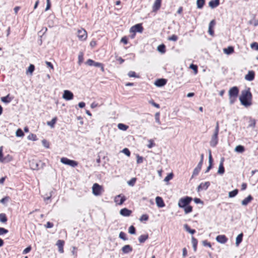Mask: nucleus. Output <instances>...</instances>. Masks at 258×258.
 Listing matches in <instances>:
<instances>
[{
    "mask_svg": "<svg viewBox=\"0 0 258 258\" xmlns=\"http://www.w3.org/2000/svg\"><path fill=\"white\" fill-rule=\"evenodd\" d=\"M149 103L151 104L153 106H154V107H156L157 108H160L159 104L156 103V102H155L154 101V100H151L149 101Z\"/></svg>",
    "mask_w": 258,
    "mask_h": 258,
    "instance_id": "obj_64",
    "label": "nucleus"
},
{
    "mask_svg": "<svg viewBox=\"0 0 258 258\" xmlns=\"http://www.w3.org/2000/svg\"><path fill=\"white\" fill-rule=\"evenodd\" d=\"M30 166L32 169L38 170L41 169H43L45 166V164L40 160H33L30 163Z\"/></svg>",
    "mask_w": 258,
    "mask_h": 258,
    "instance_id": "obj_4",
    "label": "nucleus"
},
{
    "mask_svg": "<svg viewBox=\"0 0 258 258\" xmlns=\"http://www.w3.org/2000/svg\"><path fill=\"white\" fill-rule=\"evenodd\" d=\"M167 80L165 79H158L154 83L156 86L158 87H162L165 86L167 83Z\"/></svg>",
    "mask_w": 258,
    "mask_h": 258,
    "instance_id": "obj_12",
    "label": "nucleus"
},
{
    "mask_svg": "<svg viewBox=\"0 0 258 258\" xmlns=\"http://www.w3.org/2000/svg\"><path fill=\"white\" fill-rule=\"evenodd\" d=\"M250 47L252 49L258 50V43L255 42L252 43L250 45Z\"/></svg>",
    "mask_w": 258,
    "mask_h": 258,
    "instance_id": "obj_59",
    "label": "nucleus"
},
{
    "mask_svg": "<svg viewBox=\"0 0 258 258\" xmlns=\"http://www.w3.org/2000/svg\"><path fill=\"white\" fill-rule=\"evenodd\" d=\"M209 165L213 166V158L210 150H209Z\"/></svg>",
    "mask_w": 258,
    "mask_h": 258,
    "instance_id": "obj_52",
    "label": "nucleus"
},
{
    "mask_svg": "<svg viewBox=\"0 0 258 258\" xmlns=\"http://www.w3.org/2000/svg\"><path fill=\"white\" fill-rule=\"evenodd\" d=\"M12 98L10 97V95L8 94L6 96L3 97L1 98L2 102L5 103H9L12 101Z\"/></svg>",
    "mask_w": 258,
    "mask_h": 258,
    "instance_id": "obj_26",
    "label": "nucleus"
},
{
    "mask_svg": "<svg viewBox=\"0 0 258 258\" xmlns=\"http://www.w3.org/2000/svg\"><path fill=\"white\" fill-rule=\"evenodd\" d=\"M60 162L65 165H69L72 167H75L78 165V162L69 159L66 157L61 158L60 159Z\"/></svg>",
    "mask_w": 258,
    "mask_h": 258,
    "instance_id": "obj_6",
    "label": "nucleus"
},
{
    "mask_svg": "<svg viewBox=\"0 0 258 258\" xmlns=\"http://www.w3.org/2000/svg\"><path fill=\"white\" fill-rule=\"evenodd\" d=\"M201 168H199V167H196L194 171H193V172H192V177H193L194 176H197L199 174L200 171H201Z\"/></svg>",
    "mask_w": 258,
    "mask_h": 258,
    "instance_id": "obj_41",
    "label": "nucleus"
},
{
    "mask_svg": "<svg viewBox=\"0 0 258 258\" xmlns=\"http://www.w3.org/2000/svg\"><path fill=\"white\" fill-rule=\"evenodd\" d=\"M143 27L142 24H137L132 26L130 29V32H134V34L131 36L132 38H134L136 32L142 33L143 31Z\"/></svg>",
    "mask_w": 258,
    "mask_h": 258,
    "instance_id": "obj_7",
    "label": "nucleus"
},
{
    "mask_svg": "<svg viewBox=\"0 0 258 258\" xmlns=\"http://www.w3.org/2000/svg\"><path fill=\"white\" fill-rule=\"evenodd\" d=\"M220 4V0H211L209 3V6L212 9L217 7Z\"/></svg>",
    "mask_w": 258,
    "mask_h": 258,
    "instance_id": "obj_20",
    "label": "nucleus"
},
{
    "mask_svg": "<svg viewBox=\"0 0 258 258\" xmlns=\"http://www.w3.org/2000/svg\"><path fill=\"white\" fill-rule=\"evenodd\" d=\"M119 198H120V199L119 202L118 203V204L119 205H121L126 200V198L124 196L121 197L120 195H119L117 196L115 198V202L116 203L118 202L117 199H119Z\"/></svg>",
    "mask_w": 258,
    "mask_h": 258,
    "instance_id": "obj_22",
    "label": "nucleus"
},
{
    "mask_svg": "<svg viewBox=\"0 0 258 258\" xmlns=\"http://www.w3.org/2000/svg\"><path fill=\"white\" fill-rule=\"evenodd\" d=\"M243 234L242 233L239 234L236 238V242H242Z\"/></svg>",
    "mask_w": 258,
    "mask_h": 258,
    "instance_id": "obj_55",
    "label": "nucleus"
},
{
    "mask_svg": "<svg viewBox=\"0 0 258 258\" xmlns=\"http://www.w3.org/2000/svg\"><path fill=\"white\" fill-rule=\"evenodd\" d=\"M256 120L252 118H249L248 127L254 128L255 126Z\"/></svg>",
    "mask_w": 258,
    "mask_h": 258,
    "instance_id": "obj_35",
    "label": "nucleus"
},
{
    "mask_svg": "<svg viewBox=\"0 0 258 258\" xmlns=\"http://www.w3.org/2000/svg\"><path fill=\"white\" fill-rule=\"evenodd\" d=\"M148 142L149 143V144L147 145L148 148L151 149L155 146V144L154 143L152 140H149Z\"/></svg>",
    "mask_w": 258,
    "mask_h": 258,
    "instance_id": "obj_60",
    "label": "nucleus"
},
{
    "mask_svg": "<svg viewBox=\"0 0 258 258\" xmlns=\"http://www.w3.org/2000/svg\"><path fill=\"white\" fill-rule=\"evenodd\" d=\"M155 118L156 122L158 124H161V121L160 120V113L159 112H156L155 114Z\"/></svg>",
    "mask_w": 258,
    "mask_h": 258,
    "instance_id": "obj_45",
    "label": "nucleus"
},
{
    "mask_svg": "<svg viewBox=\"0 0 258 258\" xmlns=\"http://www.w3.org/2000/svg\"><path fill=\"white\" fill-rule=\"evenodd\" d=\"M148 237L149 236L148 234L141 235L139 237V242H145L148 238Z\"/></svg>",
    "mask_w": 258,
    "mask_h": 258,
    "instance_id": "obj_37",
    "label": "nucleus"
},
{
    "mask_svg": "<svg viewBox=\"0 0 258 258\" xmlns=\"http://www.w3.org/2000/svg\"><path fill=\"white\" fill-rule=\"evenodd\" d=\"M28 139L32 141H36L37 140V137L35 135L31 134L28 137Z\"/></svg>",
    "mask_w": 258,
    "mask_h": 258,
    "instance_id": "obj_58",
    "label": "nucleus"
},
{
    "mask_svg": "<svg viewBox=\"0 0 258 258\" xmlns=\"http://www.w3.org/2000/svg\"><path fill=\"white\" fill-rule=\"evenodd\" d=\"M16 135L18 137H22L24 136V134L21 128H19L16 131Z\"/></svg>",
    "mask_w": 258,
    "mask_h": 258,
    "instance_id": "obj_42",
    "label": "nucleus"
},
{
    "mask_svg": "<svg viewBox=\"0 0 258 258\" xmlns=\"http://www.w3.org/2000/svg\"><path fill=\"white\" fill-rule=\"evenodd\" d=\"M136 232V228L133 226H131L128 228V232L131 234H135Z\"/></svg>",
    "mask_w": 258,
    "mask_h": 258,
    "instance_id": "obj_43",
    "label": "nucleus"
},
{
    "mask_svg": "<svg viewBox=\"0 0 258 258\" xmlns=\"http://www.w3.org/2000/svg\"><path fill=\"white\" fill-rule=\"evenodd\" d=\"M255 77V73L253 71H249L247 74L245 76V79L248 81H252Z\"/></svg>",
    "mask_w": 258,
    "mask_h": 258,
    "instance_id": "obj_13",
    "label": "nucleus"
},
{
    "mask_svg": "<svg viewBox=\"0 0 258 258\" xmlns=\"http://www.w3.org/2000/svg\"><path fill=\"white\" fill-rule=\"evenodd\" d=\"M182 209L184 210L185 214H189L192 211V207L189 205H188Z\"/></svg>",
    "mask_w": 258,
    "mask_h": 258,
    "instance_id": "obj_30",
    "label": "nucleus"
},
{
    "mask_svg": "<svg viewBox=\"0 0 258 258\" xmlns=\"http://www.w3.org/2000/svg\"><path fill=\"white\" fill-rule=\"evenodd\" d=\"M245 148L242 145H238L235 148V151L238 153H242L244 151Z\"/></svg>",
    "mask_w": 258,
    "mask_h": 258,
    "instance_id": "obj_34",
    "label": "nucleus"
},
{
    "mask_svg": "<svg viewBox=\"0 0 258 258\" xmlns=\"http://www.w3.org/2000/svg\"><path fill=\"white\" fill-rule=\"evenodd\" d=\"M225 53L229 55L233 53L234 51V47L232 46H229L227 48H224L223 50Z\"/></svg>",
    "mask_w": 258,
    "mask_h": 258,
    "instance_id": "obj_21",
    "label": "nucleus"
},
{
    "mask_svg": "<svg viewBox=\"0 0 258 258\" xmlns=\"http://www.w3.org/2000/svg\"><path fill=\"white\" fill-rule=\"evenodd\" d=\"M132 213V211L131 210H129L126 208L121 209L119 212L120 214L124 217L130 216Z\"/></svg>",
    "mask_w": 258,
    "mask_h": 258,
    "instance_id": "obj_15",
    "label": "nucleus"
},
{
    "mask_svg": "<svg viewBox=\"0 0 258 258\" xmlns=\"http://www.w3.org/2000/svg\"><path fill=\"white\" fill-rule=\"evenodd\" d=\"M253 198L251 195H249L247 197L245 198L241 202V204L243 206H247L250 202L253 200Z\"/></svg>",
    "mask_w": 258,
    "mask_h": 258,
    "instance_id": "obj_19",
    "label": "nucleus"
},
{
    "mask_svg": "<svg viewBox=\"0 0 258 258\" xmlns=\"http://www.w3.org/2000/svg\"><path fill=\"white\" fill-rule=\"evenodd\" d=\"M83 56H84L83 52H80L79 55H78V63L79 64H81L83 62V59H84Z\"/></svg>",
    "mask_w": 258,
    "mask_h": 258,
    "instance_id": "obj_40",
    "label": "nucleus"
},
{
    "mask_svg": "<svg viewBox=\"0 0 258 258\" xmlns=\"http://www.w3.org/2000/svg\"><path fill=\"white\" fill-rule=\"evenodd\" d=\"M156 203L159 208H163L165 205L163 199L160 197H157L155 199Z\"/></svg>",
    "mask_w": 258,
    "mask_h": 258,
    "instance_id": "obj_16",
    "label": "nucleus"
},
{
    "mask_svg": "<svg viewBox=\"0 0 258 258\" xmlns=\"http://www.w3.org/2000/svg\"><path fill=\"white\" fill-rule=\"evenodd\" d=\"M238 193V190L237 189H235L228 193V197L230 198H232L235 197Z\"/></svg>",
    "mask_w": 258,
    "mask_h": 258,
    "instance_id": "obj_29",
    "label": "nucleus"
},
{
    "mask_svg": "<svg viewBox=\"0 0 258 258\" xmlns=\"http://www.w3.org/2000/svg\"><path fill=\"white\" fill-rule=\"evenodd\" d=\"M215 24L216 22L215 20H212L209 24L208 33L210 35L212 36L214 35V31L213 28L215 25Z\"/></svg>",
    "mask_w": 258,
    "mask_h": 258,
    "instance_id": "obj_14",
    "label": "nucleus"
},
{
    "mask_svg": "<svg viewBox=\"0 0 258 258\" xmlns=\"http://www.w3.org/2000/svg\"><path fill=\"white\" fill-rule=\"evenodd\" d=\"M143 162V157L140 156L139 155H137V163L138 164L142 163Z\"/></svg>",
    "mask_w": 258,
    "mask_h": 258,
    "instance_id": "obj_54",
    "label": "nucleus"
},
{
    "mask_svg": "<svg viewBox=\"0 0 258 258\" xmlns=\"http://www.w3.org/2000/svg\"><path fill=\"white\" fill-rule=\"evenodd\" d=\"M205 4V0H197V8L199 9H202L203 8Z\"/></svg>",
    "mask_w": 258,
    "mask_h": 258,
    "instance_id": "obj_28",
    "label": "nucleus"
},
{
    "mask_svg": "<svg viewBox=\"0 0 258 258\" xmlns=\"http://www.w3.org/2000/svg\"><path fill=\"white\" fill-rule=\"evenodd\" d=\"M57 118L56 117H53L51 121H47V124L50 126L51 128L54 127V124L56 123Z\"/></svg>",
    "mask_w": 258,
    "mask_h": 258,
    "instance_id": "obj_25",
    "label": "nucleus"
},
{
    "mask_svg": "<svg viewBox=\"0 0 258 258\" xmlns=\"http://www.w3.org/2000/svg\"><path fill=\"white\" fill-rule=\"evenodd\" d=\"M224 161V158L223 157L221 159L220 165L219 166L218 173L219 174H223L225 172V168L223 166V162Z\"/></svg>",
    "mask_w": 258,
    "mask_h": 258,
    "instance_id": "obj_17",
    "label": "nucleus"
},
{
    "mask_svg": "<svg viewBox=\"0 0 258 258\" xmlns=\"http://www.w3.org/2000/svg\"><path fill=\"white\" fill-rule=\"evenodd\" d=\"M136 181V178H132L130 181H128L127 182V183L130 186H134L135 184Z\"/></svg>",
    "mask_w": 258,
    "mask_h": 258,
    "instance_id": "obj_57",
    "label": "nucleus"
},
{
    "mask_svg": "<svg viewBox=\"0 0 258 258\" xmlns=\"http://www.w3.org/2000/svg\"><path fill=\"white\" fill-rule=\"evenodd\" d=\"M64 243H56V245H57L58 251L60 253H63V245Z\"/></svg>",
    "mask_w": 258,
    "mask_h": 258,
    "instance_id": "obj_39",
    "label": "nucleus"
},
{
    "mask_svg": "<svg viewBox=\"0 0 258 258\" xmlns=\"http://www.w3.org/2000/svg\"><path fill=\"white\" fill-rule=\"evenodd\" d=\"M216 239L217 242H226L227 241V238L224 235H218Z\"/></svg>",
    "mask_w": 258,
    "mask_h": 258,
    "instance_id": "obj_24",
    "label": "nucleus"
},
{
    "mask_svg": "<svg viewBox=\"0 0 258 258\" xmlns=\"http://www.w3.org/2000/svg\"><path fill=\"white\" fill-rule=\"evenodd\" d=\"M173 177V174L172 173H170L168 174L164 178V180L165 181H168L171 180Z\"/></svg>",
    "mask_w": 258,
    "mask_h": 258,
    "instance_id": "obj_48",
    "label": "nucleus"
},
{
    "mask_svg": "<svg viewBox=\"0 0 258 258\" xmlns=\"http://www.w3.org/2000/svg\"><path fill=\"white\" fill-rule=\"evenodd\" d=\"M252 98V96L250 92V88H248L247 89L243 90L241 92V94L239 97V100L242 105L247 107L251 105Z\"/></svg>",
    "mask_w": 258,
    "mask_h": 258,
    "instance_id": "obj_1",
    "label": "nucleus"
},
{
    "mask_svg": "<svg viewBox=\"0 0 258 258\" xmlns=\"http://www.w3.org/2000/svg\"><path fill=\"white\" fill-rule=\"evenodd\" d=\"M239 89L236 86L231 88L228 92L229 103L232 105L235 103L239 94Z\"/></svg>",
    "mask_w": 258,
    "mask_h": 258,
    "instance_id": "obj_2",
    "label": "nucleus"
},
{
    "mask_svg": "<svg viewBox=\"0 0 258 258\" xmlns=\"http://www.w3.org/2000/svg\"><path fill=\"white\" fill-rule=\"evenodd\" d=\"M219 132V122H217L213 135L211 137L210 145L212 147H215L218 143V134Z\"/></svg>",
    "mask_w": 258,
    "mask_h": 258,
    "instance_id": "obj_3",
    "label": "nucleus"
},
{
    "mask_svg": "<svg viewBox=\"0 0 258 258\" xmlns=\"http://www.w3.org/2000/svg\"><path fill=\"white\" fill-rule=\"evenodd\" d=\"M161 0H155L154 4L152 7L153 12H156L161 7Z\"/></svg>",
    "mask_w": 258,
    "mask_h": 258,
    "instance_id": "obj_18",
    "label": "nucleus"
},
{
    "mask_svg": "<svg viewBox=\"0 0 258 258\" xmlns=\"http://www.w3.org/2000/svg\"><path fill=\"white\" fill-rule=\"evenodd\" d=\"M178 39V37L176 35H172L168 38V40L170 41H176Z\"/></svg>",
    "mask_w": 258,
    "mask_h": 258,
    "instance_id": "obj_53",
    "label": "nucleus"
},
{
    "mask_svg": "<svg viewBox=\"0 0 258 258\" xmlns=\"http://www.w3.org/2000/svg\"><path fill=\"white\" fill-rule=\"evenodd\" d=\"M132 250L133 248L130 245H125L122 248V251L124 253H128Z\"/></svg>",
    "mask_w": 258,
    "mask_h": 258,
    "instance_id": "obj_23",
    "label": "nucleus"
},
{
    "mask_svg": "<svg viewBox=\"0 0 258 258\" xmlns=\"http://www.w3.org/2000/svg\"><path fill=\"white\" fill-rule=\"evenodd\" d=\"M78 37L80 40L84 41L87 38V31L83 28L78 29L77 31Z\"/></svg>",
    "mask_w": 258,
    "mask_h": 258,
    "instance_id": "obj_9",
    "label": "nucleus"
},
{
    "mask_svg": "<svg viewBox=\"0 0 258 258\" xmlns=\"http://www.w3.org/2000/svg\"><path fill=\"white\" fill-rule=\"evenodd\" d=\"M42 145L44 147H45L46 148H49V142H47L46 140H43L42 141Z\"/></svg>",
    "mask_w": 258,
    "mask_h": 258,
    "instance_id": "obj_62",
    "label": "nucleus"
},
{
    "mask_svg": "<svg viewBox=\"0 0 258 258\" xmlns=\"http://www.w3.org/2000/svg\"><path fill=\"white\" fill-rule=\"evenodd\" d=\"M119 237L122 239L123 240H127L126 237V234L123 232H120L119 234Z\"/></svg>",
    "mask_w": 258,
    "mask_h": 258,
    "instance_id": "obj_51",
    "label": "nucleus"
},
{
    "mask_svg": "<svg viewBox=\"0 0 258 258\" xmlns=\"http://www.w3.org/2000/svg\"><path fill=\"white\" fill-rule=\"evenodd\" d=\"M8 221V218L5 213L0 214V221L2 223H6Z\"/></svg>",
    "mask_w": 258,
    "mask_h": 258,
    "instance_id": "obj_36",
    "label": "nucleus"
},
{
    "mask_svg": "<svg viewBox=\"0 0 258 258\" xmlns=\"http://www.w3.org/2000/svg\"><path fill=\"white\" fill-rule=\"evenodd\" d=\"M189 68L194 71L195 74H197L198 73V68L196 64H191L190 65Z\"/></svg>",
    "mask_w": 258,
    "mask_h": 258,
    "instance_id": "obj_44",
    "label": "nucleus"
},
{
    "mask_svg": "<svg viewBox=\"0 0 258 258\" xmlns=\"http://www.w3.org/2000/svg\"><path fill=\"white\" fill-rule=\"evenodd\" d=\"M31 249H32V248H31V246H28L27 247H26L25 249H24V250L23 251V252H22L23 254H25L28 253V252H29L31 251Z\"/></svg>",
    "mask_w": 258,
    "mask_h": 258,
    "instance_id": "obj_63",
    "label": "nucleus"
},
{
    "mask_svg": "<svg viewBox=\"0 0 258 258\" xmlns=\"http://www.w3.org/2000/svg\"><path fill=\"white\" fill-rule=\"evenodd\" d=\"M10 199V198L9 197L6 196L0 200V203L3 204H5L7 202H8L9 201Z\"/></svg>",
    "mask_w": 258,
    "mask_h": 258,
    "instance_id": "obj_49",
    "label": "nucleus"
},
{
    "mask_svg": "<svg viewBox=\"0 0 258 258\" xmlns=\"http://www.w3.org/2000/svg\"><path fill=\"white\" fill-rule=\"evenodd\" d=\"M102 187L99 184L95 183L93 184L92 187V192L96 196H100L101 194Z\"/></svg>",
    "mask_w": 258,
    "mask_h": 258,
    "instance_id": "obj_8",
    "label": "nucleus"
},
{
    "mask_svg": "<svg viewBox=\"0 0 258 258\" xmlns=\"http://www.w3.org/2000/svg\"><path fill=\"white\" fill-rule=\"evenodd\" d=\"M95 67L100 68L102 72L104 71V65L103 63L99 62H95L94 66Z\"/></svg>",
    "mask_w": 258,
    "mask_h": 258,
    "instance_id": "obj_38",
    "label": "nucleus"
},
{
    "mask_svg": "<svg viewBox=\"0 0 258 258\" xmlns=\"http://www.w3.org/2000/svg\"><path fill=\"white\" fill-rule=\"evenodd\" d=\"M157 50L161 53H165L166 51L165 45L164 44L159 45L157 47Z\"/></svg>",
    "mask_w": 258,
    "mask_h": 258,
    "instance_id": "obj_32",
    "label": "nucleus"
},
{
    "mask_svg": "<svg viewBox=\"0 0 258 258\" xmlns=\"http://www.w3.org/2000/svg\"><path fill=\"white\" fill-rule=\"evenodd\" d=\"M34 70H35L34 65H33L32 64H30L28 68L27 72L30 73V74H32L33 72H34Z\"/></svg>",
    "mask_w": 258,
    "mask_h": 258,
    "instance_id": "obj_50",
    "label": "nucleus"
},
{
    "mask_svg": "<svg viewBox=\"0 0 258 258\" xmlns=\"http://www.w3.org/2000/svg\"><path fill=\"white\" fill-rule=\"evenodd\" d=\"M62 98L66 100H71L73 99L74 94L71 91L66 90L63 92Z\"/></svg>",
    "mask_w": 258,
    "mask_h": 258,
    "instance_id": "obj_10",
    "label": "nucleus"
},
{
    "mask_svg": "<svg viewBox=\"0 0 258 258\" xmlns=\"http://www.w3.org/2000/svg\"><path fill=\"white\" fill-rule=\"evenodd\" d=\"M184 227L186 231L191 234H193L196 232V230L195 229H191L187 224L184 225Z\"/></svg>",
    "mask_w": 258,
    "mask_h": 258,
    "instance_id": "obj_33",
    "label": "nucleus"
},
{
    "mask_svg": "<svg viewBox=\"0 0 258 258\" xmlns=\"http://www.w3.org/2000/svg\"><path fill=\"white\" fill-rule=\"evenodd\" d=\"M13 160V157L11 155L8 154L5 157H4L3 160H2V162L3 163H8L11 161Z\"/></svg>",
    "mask_w": 258,
    "mask_h": 258,
    "instance_id": "obj_27",
    "label": "nucleus"
},
{
    "mask_svg": "<svg viewBox=\"0 0 258 258\" xmlns=\"http://www.w3.org/2000/svg\"><path fill=\"white\" fill-rule=\"evenodd\" d=\"M210 185V183L209 181L205 182L204 183L202 182L197 187V191L199 192L202 190H206L208 189Z\"/></svg>",
    "mask_w": 258,
    "mask_h": 258,
    "instance_id": "obj_11",
    "label": "nucleus"
},
{
    "mask_svg": "<svg viewBox=\"0 0 258 258\" xmlns=\"http://www.w3.org/2000/svg\"><path fill=\"white\" fill-rule=\"evenodd\" d=\"M117 127L118 129L123 131H126L128 128V125L121 123H118L117 125Z\"/></svg>",
    "mask_w": 258,
    "mask_h": 258,
    "instance_id": "obj_31",
    "label": "nucleus"
},
{
    "mask_svg": "<svg viewBox=\"0 0 258 258\" xmlns=\"http://www.w3.org/2000/svg\"><path fill=\"white\" fill-rule=\"evenodd\" d=\"M122 152L125 155H126L127 156L129 157L131 155V152L127 148H124Z\"/></svg>",
    "mask_w": 258,
    "mask_h": 258,
    "instance_id": "obj_56",
    "label": "nucleus"
},
{
    "mask_svg": "<svg viewBox=\"0 0 258 258\" xmlns=\"http://www.w3.org/2000/svg\"><path fill=\"white\" fill-rule=\"evenodd\" d=\"M95 62V61H94L93 60H92L91 59H89L87 60V61L86 62V63L89 66H93Z\"/></svg>",
    "mask_w": 258,
    "mask_h": 258,
    "instance_id": "obj_61",
    "label": "nucleus"
},
{
    "mask_svg": "<svg viewBox=\"0 0 258 258\" xmlns=\"http://www.w3.org/2000/svg\"><path fill=\"white\" fill-rule=\"evenodd\" d=\"M149 219V216L147 214H143L140 218V221L142 222L147 221Z\"/></svg>",
    "mask_w": 258,
    "mask_h": 258,
    "instance_id": "obj_47",
    "label": "nucleus"
},
{
    "mask_svg": "<svg viewBox=\"0 0 258 258\" xmlns=\"http://www.w3.org/2000/svg\"><path fill=\"white\" fill-rule=\"evenodd\" d=\"M192 200L191 197L188 196L181 198L178 201V206L182 209L188 205H189Z\"/></svg>",
    "mask_w": 258,
    "mask_h": 258,
    "instance_id": "obj_5",
    "label": "nucleus"
},
{
    "mask_svg": "<svg viewBox=\"0 0 258 258\" xmlns=\"http://www.w3.org/2000/svg\"><path fill=\"white\" fill-rule=\"evenodd\" d=\"M127 75L130 77H134V78H139V76L136 74V73L134 71H130L128 73Z\"/></svg>",
    "mask_w": 258,
    "mask_h": 258,
    "instance_id": "obj_46",
    "label": "nucleus"
}]
</instances>
